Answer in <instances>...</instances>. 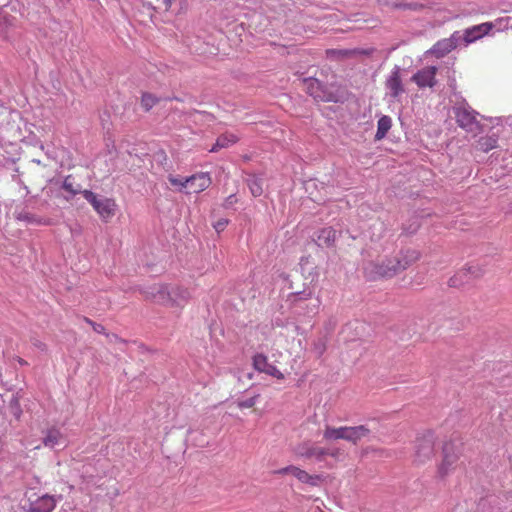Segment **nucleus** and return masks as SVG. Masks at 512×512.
<instances>
[{
	"instance_id": "23",
	"label": "nucleus",
	"mask_w": 512,
	"mask_h": 512,
	"mask_svg": "<svg viewBox=\"0 0 512 512\" xmlns=\"http://www.w3.org/2000/svg\"><path fill=\"white\" fill-rule=\"evenodd\" d=\"M249 189L254 197H260L263 193L262 181L257 176H251L247 180Z\"/></svg>"
},
{
	"instance_id": "14",
	"label": "nucleus",
	"mask_w": 512,
	"mask_h": 512,
	"mask_svg": "<svg viewBox=\"0 0 512 512\" xmlns=\"http://www.w3.org/2000/svg\"><path fill=\"white\" fill-rule=\"evenodd\" d=\"M459 37L456 34H452L449 38H442L431 48V52L437 58L447 55V53L453 51L458 45Z\"/></svg>"
},
{
	"instance_id": "27",
	"label": "nucleus",
	"mask_w": 512,
	"mask_h": 512,
	"mask_svg": "<svg viewBox=\"0 0 512 512\" xmlns=\"http://www.w3.org/2000/svg\"><path fill=\"white\" fill-rule=\"evenodd\" d=\"M305 82L307 84V89H308L309 93L313 97H315V98L321 97L320 94L317 92V90L319 89L320 84H321L319 80L311 78V79H306Z\"/></svg>"
},
{
	"instance_id": "20",
	"label": "nucleus",
	"mask_w": 512,
	"mask_h": 512,
	"mask_svg": "<svg viewBox=\"0 0 512 512\" xmlns=\"http://www.w3.org/2000/svg\"><path fill=\"white\" fill-rule=\"evenodd\" d=\"M237 140H239L237 135L231 134V132H226V134H222L217 138L215 144L210 149V152H218V150L223 149V147L234 145Z\"/></svg>"
},
{
	"instance_id": "15",
	"label": "nucleus",
	"mask_w": 512,
	"mask_h": 512,
	"mask_svg": "<svg viewBox=\"0 0 512 512\" xmlns=\"http://www.w3.org/2000/svg\"><path fill=\"white\" fill-rule=\"evenodd\" d=\"M337 240V230L332 226H326L316 232L315 241L318 246L333 247Z\"/></svg>"
},
{
	"instance_id": "24",
	"label": "nucleus",
	"mask_w": 512,
	"mask_h": 512,
	"mask_svg": "<svg viewBox=\"0 0 512 512\" xmlns=\"http://www.w3.org/2000/svg\"><path fill=\"white\" fill-rule=\"evenodd\" d=\"M498 139L496 137H482L478 140V146L482 152H489L497 146Z\"/></svg>"
},
{
	"instance_id": "34",
	"label": "nucleus",
	"mask_w": 512,
	"mask_h": 512,
	"mask_svg": "<svg viewBox=\"0 0 512 512\" xmlns=\"http://www.w3.org/2000/svg\"><path fill=\"white\" fill-rule=\"evenodd\" d=\"M63 188L67 191H70L72 194H77V190H74L72 183L69 181V177H67L63 182Z\"/></svg>"
},
{
	"instance_id": "11",
	"label": "nucleus",
	"mask_w": 512,
	"mask_h": 512,
	"mask_svg": "<svg viewBox=\"0 0 512 512\" xmlns=\"http://www.w3.org/2000/svg\"><path fill=\"white\" fill-rule=\"evenodd\" d=\"M436 66H425L418 72L414 73L412 80L418 85V87H433L436 84Z\"/></svg>"
},
{
	"instance_id": "4",
	"label": "nucleus",
	"mask_w": 512,
	"mask_h": 512,
	"mask_svg": "<svg viewBox=\"0 0 512 512\" xmlns=\"http://www.w3.org/2000/svg\"><path fill=\"white\" fill-rule=\"evenodd\" d=\"M395 262H397V257L370 261L364 267V275L368 279L388 278V276H394V274H386V272L389 268L394 267Z\"/></svg>"
},
{
	"instance_id": "25",
	"label": "nucleus",
	"mask_w": 512,
	"mask_h": 512,
	"mask_svg": "<svg viewBox=\"0 0 512 512\" xmlns=\"http://www.w3.org/2000/svg\"><path fill=\"white\" fill-rule=\"evenodd\" d=\"M452 469H453V459L444 458L438 467L439 477L444 478L446 476H449Z\"/></svg>"
},
{
	"instance_id": "13",
	"label": "nucleus",
	"mask_w": 512,
	"mask_h": 512,
	"mask_svg": "<svg viewBox=\"0 0 512 512\" xmlns=\"http://www.w3.org/2000/svg\"><path fill=\"white\" fill-rule=\"evenodd\" d=\"M253 366L259 372L267 373L276 379H285V375L275 365L269 364L265 354H256L253 357Z\"/></svg>"
},
{
	"instance_id": "6",
	"label": "nucleus",
	"mask_w": 512,
	"mask_h": 512,
	"mask_svg": "<svg viewBox=\"0 0 512 512\" xmlns=\"http://www.w3.org/2000/svg\"><path fill=\"white\" fill-rule=\"evenodd\" d=\"M385 86L388 94L392 98H399L401 94L405 93L404 84L401 79V69L395 66L388 75Z\"/></svg>"
},
{
	"instance_id": "39",
	"label": "nucleus",
	"mask_w": 512,
	"mask_h": 512,
	"mask_svg": "<svg viewBox=\"0 0 512 512\" xmlns=\"http://www.w3.org/2000/svg\"><path fill=\"white\" fill-rule=\"evenodd\" d=\"M456 86V80L453 79L451 82H450V87H452L453 89L455 88Z\"/></svg>"
},
{
	"instance_id": "37",
	"label": "nucleus",
	"mask_w": 512,
	"mask_h": 512,
	"mask_svg": "<svg viewBox=\"0 0 512 512\" xmlns=\"http://www.w3.org/2000/svg\"><path fill=\"white\" fill-rule=\"evenodd\" d=\"M227 221H218L214 225V228L218 231L225 229Z\"/></svg>"
},
{
	"instance_id": "3",
	"label": "nucleus",
	"mask_w": 512,
	"mask_h": 512,
	"mask_svg": "<svg viewBox=\"0 0 512 512\" xmlns=\"http://www.w3.org/2000/svg\"><path fill=\"white\" fill-rule=\"evenodd\" d=\"M83 197L90 202L102 219H110L115 215L117 204L113 198H98L91 190L82 191Z\"/></svg>"
},
{
	"instance_id": "30",
	"label": "nucleus",
	"mask_w": 512,
	"mask_h": 512,
	"mask_svg": "<svg viewBox=\"0 0 512 512\" xmlns=\"http://www.w3.org/2000/svg\"><path fill=\"white\" fill-rule=\"evenodd\" d=\"M259 395L249 397L248 399L240 400L238 403L239 408H250L254 407Z\"/></svg>"
},
{
	"instance_id": "9",
	"label": "nucleus",
	"mask_w": 512,
	"mask_h": 512,
	"mask_svg": "<svg viewBox=\"0 0 512 512\" xmlns=\"http://www.w3.org/2000/svg\"><path fill=\"white\" fill-rule=\"evenodd\" d=\"M295 454L305 459L325 460V446H317L310 442H303L295 448Z\"/></svg>"
},
{
	"instance_id": "36",
	"label": "nucleus",
	"mask_w": 512,
	"mask_h": 512,
	"mask_svg": "<svg viewBox=\"0 0 512 512\" xmlns=\"http://www.w3.org/2000/svg\"><path fill=\"white\" fill-rule=\"evenodd\" d=\"M163 5L164 10H170L174 0H157Z\"/></svg>"
},
{
	"instance_id": "21",
	"label": "nucleus",
	"mask_w": 512,
	"mask_h": 512,
	"mask_svg": "<svg viewBox=\"0 0 512 512\" xmlns=\"http://www.w3.org/2000/svg\"><path fill=\"white\" fill-rule=\"evenodd\" d=\"M15 219L20 220V222L31 223L32 225H46L47 223L44 219L40 218V216L24 210L15 212Z\"/></svg>"
},
{
	"instance_id": "10",
	"label": "nucleus",
	"mask_w": 512,
	"mask_h": 512,
	"mask_svg": "<svg viewBox=\"0 0 512 512\" xmlns=\"http://www.w3.org/2000/svg\"><path fill=\"white\" fill-rule=\"evenodd\" d=\"M185 182L187 183V192H202L210 187L212 179L209 173L200 172L185 177Z\"/></svg>"
},
{
	"instance_id": "35",
	"label": "nucleus",
	"mask_w": 512,
	"mask_h": 512,
	"mask_svg": "<svg viewBox=\"0 0 512 512\" xmlns=\"http://www.w3.org/2000/svg\"><path fill=\"white\" fill-rule=\"evenodd\" d=\"M11 404H14L15 405V417L19 418L22 411H21V407H20V404H19V399H16V397L11 400Z\"/></svg>"
},
{
	"instance_id": "38",
	"label": "nucleus",
	"mask_w": 512,
	"mask_h": 512,
	"mask_svg": "<svg viewBox=\"0 0 512 512\" xmlns=\"http://www.w3.org/2000/svg\"><path fill=\"white\" fill-rule=\"evenodd\" d=\"M295 296L299 299H310V297H312V292H301V294H296Z\"/></svg>"
},
{
	"instance_id": "31",
	"label": "nucleus",
	"mask_w": 512,
	"mask_h": 512,
	"mask_svg": "<svg viewBox=\"0 0 512 512\" xmlns=\"http://www.w3.org/2000/svg\"><path fill=\"white\" fill-rule=\"evenodd\" d=\"M84 320H85L86 323H88V324H90L92 326L93 330L96 333H99V334L106 333V327H104L103 324L93 322V320H91L89 318H84Z\"/></svg>"
},
{
	"instance_id": "16",
	"label": "nucleus",
	"mask_w": 512,
	"mask_h": 512,
	"mask_svg": "<svg viewBox=\"0 0 512 512\" xmlns=\"http://www.w3.org/2000/svg\"><path fill=\"white\" fill-rule=\"evenodd\" d=\"M66 438L63 432L59 430V428L51 427L48 428L47 431H45V435L42 438V443L44 446L55 447L57 445H61V443H65Z\"/></svg>"
},
{
	"instance_id": "40",
	"label": "nucleus",
	"mask_w": 512,
	"mask_h": 512,
	"mask_svg": "<svg viewBox=\"0 0 512 512\" xmlns=\"http://www.w3.org/2000/svg\"><path fill=\"white\" fill-rule=\"evenodd\" d=\"M19 362L21 365H24V363H26V361H24V360H19Z\"/></svg>"
},
{
	"instance_id": "1",
	"label": "nucleus",
	"mask_w": 512,
	"mask_h": 512,
	"mask_svg": "<svg viewBox=\"0 0 512 512\" xmlns=\"http://www.w3.org/2000/svg\"><path fill=\"white\" fill-rule=\"evenodd\" d=\"M152 297L161 302L164 305L169 306H184L191 298L189 289L183 287H157L156 294H152Z\"/></svg>"
},
{
	"instance_id": "33",
	"label": "nucleus",
	"mask_w": 512,
	"mask_h": 512,
	"mask_svg": "<svg viewBox=\"0 0 512 512\" xmlns=\"http://www.w3.org/2000/svg\"><path fill=\"white\" fill-rule=\"evenodd\" d=\"M374 48H353V56L357 55H365V56H371L372 53H374Z\"/></svg>"
},
{
	"instance_id": "17",
	"label": "nucleus",
	"mask_w": 512,
	"mask_h": 512,
	"mask_svg": "<svg viewBox=\"0 0 512 512\" xmlns=\"http://www.w3.org/2000/svg\"><path fill=\"white\" fill-rule=\"evenodd\" d=\"M494 27L493 23L486 22L478 24L477 26H473L470 29L465 30V41L466 42H473L476 41V39H479L483 37V35L488 34Z\"/></svg>"
},
{
	"instance_id": "12",
	"label": "nucleus",
	"mask_w": 512,
	"mask_h": 512,
	"mask_svg": "<svg viewBox=\"0 0 512 512\" xmlns=\"http://www.w3.org/2000/svg\"><path fill=\"white\" fill-rule=\"evenodd\" d=\"M57 504V499L50 494H44L41 497L36 498L34 501H30L27 507L28 512H52Z\"/></svg>"
},
{
	"instance_id": "29",
	"label": "nucleus",
	"mask_w": 512,
	"mask_h": 512,
	"mask_svg": "<svg viewBox=\"0 0 512 512\" xmlns=\"http://www.w3.org/2000/svg\"><path fill=\"white\" fill-rule=\"evenodd\" d=\"M168 181L174 187H177L179 191H183V189H187V183H185V179L183 177L174 176V174H169Z\"/></svg>"
},
{
	"instance_id": "32",
	"label": "nucleus",
	"mask_w": 512,
	"mask_h": 512,
	"mask_svg": "<svg viewBox=\"0 0 512 512\" xmlns=\"http://www.w3.org/2000/svg\"><path fill=\"white\" fill-rule=\"evenodd\" d=\"M328 53H331V55H335L338 58H352L353 56L352 50H330Z\"/></svg>"
},
{
	"instance_id": "7",
	"label": "nucleus",
	"mask_w": 512,
	"mask_h": 512,
	"mask_svg": "<svg viewBox=\"0 0 512 512\" xmlns=\"http://www.w3.org/2000/svg\"><path fill=\"white\" fill-rule=\"evenodd\" d=\"M421 257V253L419 250L408 249L405 250L401 257H396V263L392 268H389L386 271V274H398V272L403 271L409 267V265L414 264V262L418 261Z\"/></svg>"
},
{
	"instance_id": "22",
	"label": "nucleus",
	"mask_w": 512,
	"mask_h": 512,
	"mask_svg": "<svg viewBox=\"0 0 512 512\" xmlns=\"http://www.w3.org/2000/svg\"><path fill=\"white\" fill-rule=\"evenodd\" d=\"M392 119L389 116L380 117L377 123V131L375 134V139L380 140L385 138L389 129H391Z\"/></svg>"
},
{
	"instance_id": "5",
	"label": "nucleus",
	"mask_w": 512,
	"mask_h": 512,
	"mask_svg": "<svg viewBox=\"0 0 512 512\" xmlns=\"http://www.w3.org/2000/svg\"><path fill=\"white\" fill-rule=\"evenodd\" d=\"M435 453V444L431 435H422L416 438L414 460L417 463L431 459Z\"/></svg>"
},
{
	"instance_id": "28",
	"label": "nucleus",
	"mask_w": 512,
	"mask_h": 512,
	"mask_svg": "<svg viewBox=\"0 0 512 512\" xmlns=\"http://www.w3.org/2000/svg\"><path fill=\"white\" fill-rule=\"evenodd\" d=\"M327 456H331L334 460H342L344 452L339 446H331V448H325V459Z\"/></svg>"
},
{
	"instance_id": "19",
	"label": "nucleus",
	"mask_w": 512,
	"mask_h": 512,
	"mask_svg": "<svg viewBox=\"0 0 512 512\" xmlns=\"http://www.w3.org/2000/svg\"><path fill=\"white\" fill-rule=\"evenodd\" d=\"M323 439L325 441H338V439L346 441V426H325L323 428Z\"/></svg>"
},
{
	"instance_id": "8",
	"label": "nucleus",
	"mask_w": 512,
	"mask_h": 512,
	"mask_svg": "<svg viewBox=\"0 0 512 512\" xmlns=\"http://www.w3.org/2000/svg\"><path fill=\"white\" fill-rule=\"evenodd\" d=\"M276 474H291L296 477L301 483H306L309 485H317L321 480L319 475H310L307 470L298 468V466H286L285 468H281L276 470Z\"/></svg>"
},
{
	"instance_id": "26",
	"label": "nucleus",
	"mask_w": 512,
	"mask_h": 512,
	"mask_svg": "<svg viewBox=\"0 0 512 512\" xmlns=\"http://www.w3.org/2000/svg\"><path fill=\"white\" fill-rule=\"evenodd\" d=\"M158 103V97L154 96L152 93H143L141 97V104L145 111H149V109L153 108L155 104Z\"/></svg>"
},
{
	"instance_id": "18",
	"label": "nucleus",
	"mask_w": 512,
	"mask_h": 512,
	"mask_svg": "<svg viewBox=\"0 0 512 512\" xmlns=\"http://www.w3.org/2000/svg\"><path fill=\"white\" fill-rule=\"evenodd\" d=\"M370 433V429L367 426H346V441L352 443H358L361 439L366 438Z\"/></svg>"
},
{
	"instance_id": "2",
	"label": "nucleus",
	"mask_w": 512,
	"mask_h": 512,
	"mask_svg": "<svg viewBox=\"0 0 512 512\" xmlns=\"http://www.w3.org/2000/svg\"><path fill=\"white\" fill-rule=\"evenodd\" d=\"M455 120L460 128L467 132L479 133L482 127L477 119V113L468 104H460L454 108Z\"/></svg>"
}]
</instances>
